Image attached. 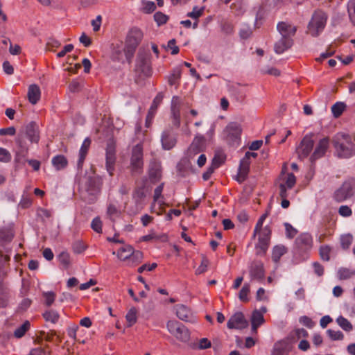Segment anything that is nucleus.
<instances>
[{
	"label": "nucleus",
	"mask_w": 355,
	"mask_h": 355,
	"mask_svg": "<svg viewBox=\"0 0 355 355\" xmlns=\"http://www.w3.org/2000/svg\"><path fill=\"white\" fill-rule=\"evenodd\" d=\"M334 146L340 157L348 158L355 155V144L348 134L337 133L334 138Z\"/></svg>",
	"instance_id": "nucleus-1"
},
{
	"label": "nucleus",
	"mask_w": 355,
	"mask_h": 355,
	"mask_svg": "<svg viewBox=\"0 0 355 355\" xmlns=\"http://www.w3.org/2000/svg\"><path fill=\"white\" fill-rule=\"evenodd\" d=\"M327 15L322 10H316L313 14L307 26V33L312 37H318L324 29Z\"/></svg>",
	"instance_id": "nucleus-2"
},
{
	"label": "nucleus",
	"mask_w": 355,
	"mask_h": 355,
	"mask_svg": "<svg viewBox=\"0 0 355 355\" xmlns=\"http://www.w3.org/2000/svg\"><path fill=\"white\" fill-rule=\"evenodd\" d=\"M143 37L141 31L137 28H133L128 32L125 39V46L124 49L125 57L128 61L132 59L135 51Z\"/></svg>",
	"instance_id": "nucleus-3"
},
{
	"label": "nucleus",
	"mask_w": 355,
	"mask_h": 355,
	"mask_svg": "<svg viewBox=\"0 0 355 355\" xmlns=\"http://www.w3.org/2000/svg\"><path fill=\"white\" fill-rule=\"evenodd\" d=\"M166 327L170 334L182 343H187L189 340L190 332L189 329L179 322L170 320L167 322Z\"/></svg>",
	"instance_id": "nucleus-4"
},
{
	"label": "nucleus",
	"mask_w": 355,
	"mask_h": 355,
	"mask_svg": "<svg viewBox=\"0 0 355 355\" xmlns=\"http://www.w3.org/2000/svg\"><path fill=\"white\" fill-rule=\"evenodd\" d=\"M143 147L137 144L132 148L130 157V169L133 174H140L143 171Z\"/></svg>",
	"instance_id": "nucleus-5"
},
{
	"label": "nucleus",
	"mask_w": 355,
	"mask_h": 355,
	"mask_svg": "<svg viewBox=\"0 0 355 355\" xmlns=\"http://www.w3.org/2000/svg\"><path fill=\"white\" fill-rule=\"evenodd\" d=\"M355 194V178L345 181L342 186L336 191L334 198L338 202H343Z\"/></svg>",
	"instance_id": "nucleus-6"
},
{
	"label": "nucleus",
	"mask_w": 355,
	"mask_h": 355,
	"mask_svg": "<svg viewBox=\"0 0 355 355\" xmlns=\"http://www.w3.org/2000/svg\"><path fill=\"white\" fill-rule=\"evenodd\" d=\"M241 132V125L235 122L230 123L223 131L226 140L230 145L239 144Z\"/></svg>",
	"instance_id": "nucleus-7"
},
{
	"label": "nucleus",
	"mask_w": 355,
	"mask_h": 355,
	"mask_svg": "<svg viewBox=\"0 0 355 355\" xmlns=\"http://www.w3.org/2000/svg\"><path fill=\"white\" fill-rule=\"evenodd\" d=\"M270 230L267 227L258 231V243L256 245L257 254L263 255L268 249L270 240Z\"/></svg>",
	"instance_id": "nucleus-8"
},
{
	"label": "nucleus",
	"mask_w": 355,
	"mask_h": 355,
	"mask_svg": "<svg viewBox=\"0 0 355 355\" xmlns=\"http://www.w3.org/2000/svg\"><path fill=\"white\" fill-rule=\"evenodd\" d=\"M105 158L107 171L110 175H112L116 162V144L113 139L107 141Z\"/></svg>",
	"instance_id": "nucleus-9"
},
{
	"label": "nucleus",
	"mask_w": 355,
	"mask_h": 355,
	"mask_svg": "<svg viewBox=\"0 0 355 355\" xmlns=\"http://www.w3.org/2000/svg\"><path fill=\"white\" fill-rule=\"evenodd\" d=\"M281 182L279 183V196L280 197H288V189H291L296 183L295 176L291 173H282L280 177Z\"/></svg>",
	"instance_id": "nucleus-10"
},
{
	"label": "nucleus",
	"mask_w": 355,
	"mask_h": 355,
	"mask_svg": "<svg viewBox=\"0 0 355 355\" xmlns=\"http://www.w3.org/2000/svg\"><path fill=\"white\" fill-rule=\"evenodd\" d=\"M313 147V140L311 137L306 135L296 148V153L299 159H303L307 157L311 152Z\"/></svg>",
	"instance_id": "nucleus-11"
},
{
	"label": "nucleus",
	"mask_w": 355,
	"mask_h": 355,
	"mask_svg": "<svg viewBox=\"0 0 355 355\" xmlns=\"http://www.w3.org/2000/svg\"><path fill=\"white\" fill-rule=\"evenodd\" d=\"M205 138L203 135H196L187 150L189 158L192 159L205 148Z\"/></svg>",
	"instance_id": "nucleus-12"
},
{
	"label": "nucleus",
	"mask_w": 355,
	"mask_h": 355,
	"mask_svg": "<svg viewBox=\"0 0 355 355\" xmlns=\"http://www.w3.org/2000/svg\"><path fill=\"white\" fill-rule=\"evenodd\" d=\"M161 143L164 150H171L177 144V135L171 129L164 130L161 135Z\"/></svg>",
	"instance_id": "nucleus-13"
},
{
	"label": "nucleus",
	"mask_w": 355,
	"mask_h": 355,
	"mask_svg": "<svg viewBox=\"0 0 355 355\" xmlns=\"http://www.w3.org/2000/svg\"><path fill=\"white\" fill-rule=\"evenodd\" d=\"M248 322L241 312L234 313L228 320L227 326L229 329H243L248 327Z\"/></svg>",
	"instance_id": "nucleus-14"
},
{
	"label": "nucleus",
	"mask_w": 355,
	"mask_h": 355,
	"mask_svg": "<svg viewBox=\"0 0 355 355\" xmlns=\"http://www.w3.org/2000/svg\"><path fill=\"white\" fill-rule=\"evenodd\" d=\"M182 101L179 96H173L171 99V112L173 119V123L177 128L180 125V108Z\"/></svg>",
	"instance_id": "nucleus-15"
},
{
	"label": "nucleus",
	"mask_w": 355,
	"mask_h": 355,
	"mask_svg": "<svg viewBox=\"0 0 355 355\" xmlns=\"http://www.w3.org/2000/svg\"><path fill=\"white\" fill-rule=\"evenodd\" d=\"M136 69L146 76L151 75L150 55L139 54L136 61Z\"/></svg>",
	"instance_id": "nucleus-16"
},
{
	"label": "nucleus",
	"mask_w": 355,
	"mask_h": 355,
	"mask_svg": "<svg viewBox=\"0 0 355 355\" xmlns=\"http://www.w3.org/2000/svg\"><path fill=\"white\" fill-rule=\"evenodd\" d=\"M175 311L177 317L180 320L191 323L196 322V317L187 306L184 304H177L175 306Z\"/></svg>",
	"instance_id": "nucleus-17"
},
{
	"label": "nucleus",
	"mask_w": 355,
	"mask_h": 355,
	"mask_svg": "<svg viewBox=\"0 0 355 355\" xmlns=\"http://www.w3.org/2000/svg\"><path fill=\"white\" fill-rule=\"evenodd\" d=\"M277 30L280 34L281 37L293 39L297 31V28L292 24L280 21L277 25Z\"/></svg>",
	"instance_id": "nucleus-18"
},
{
	"label": "nucleus",
	"mask_w": 355,
	"mask_h": 355,
	"mask_svg": "<svg viewBox=\"0 0 355 355\" xmlns=\"http://www.w3.org/2000/svg\"><path fill=\"white\" fill-rule=\"evenodd\" d=\"M257 154L256 153H251V152H247L245 155V157L241 161L240 167H239V178L237 180L239 182H243L247 175L248 173V165L249 159L252 157H256Z\"/></svg>",
	"instance_id": "nucleus-19"
},
{
	"label": "nucleus",
	"mask_w": 355,
	"mask_h": 355,
	"mask_svg": "<svg viewBox=\"0 0 355 355\" xmlns=\"http://www.w3.org/2000/svg\"><path fill=\"white\" fill-rule=\"evenodd\" d=\"M249 274L251 280L261 281L264 277L263 264L261 262H254L250 267Z\"/></svg>",
	"instance_id": "nucleus-20"
},
{
	"label": "nucleus",
	"mask_w": 355,
	"mask_h": 355,
	"mask_svg": "<svg viewBox=\"0 0 355 355\" xmlns=\"http://www.w3.org/2000/svg\"><path fill=\"white\" fill-rule=\"evenodd\" d=\"M329 146V140L327 138L322 139L320 140L317 146L315 147L312 155L311 156V161L314 162L315 160L322 157L326 153V150Z\"/></svg>",
	"instance_id": "nucleus-21"
},
{
	"label": "nucleus",
	"mask_w": 355,
	"mask_h": 355,
	"mask_svg": "<svg viewBox=\"0 0 355 355\" xmlns=\"http://www.w3.org/2000/svg\"><path fill=\"white\" fill-rule=\"evenodd\" d=\"M295 243L298 248L309 250L312 248L313 238L309 233H302L296 239Z\"/></svg>",
	"instance_id": "nucleus-22"
},
{
	"label": "nucleus",
	"mask_w": 355,
	"mask_h": 355,
	"mask_svg": "<svg viewBox=\"0 0 355 355\" xmlns=\"http://www.w3.org/2000/svg\"><path fill=\"white\" fill-rule=\"evenodd\" d=\"M293 39H288L284 37H281L275 44L274 46V49L275 53L278 54L283 53L287 49L291 48L293 45Z\"/></svg>",
	"instance_id": "nucleus-23"
},
{
	"label": "nucleus",
	"mask_w": 355,
	"mask_h": 355,
	"mask_svg": "<svg viewBox=\"0 0 355 355\" xmlns=\"http://www.w3.org/2000/svg\"><path fill=\"white\" fill-rule=\"evenodd\" d=\"M27 96L28 101L31 104H36L40 100L41 96L40 87L36 84L31 85L28 89Z\"/></svg>",
	"instance_id": "nucleus-24"
},
{
	"label": "nucleus",
	"mask_w": 355,
	"mask_h": 355,
	"mask_svg": "<svg viewBox=\"0 0 355 355\" xmlns=\"http://www.w3.org/2000/svg\"><path fill=\"white\" fill-rule=\"evenodd\" d=\"M264 321L263 313L258 310L254 311L251 317L252 330L256 332L257 328L261 326Z\"/></svg>",
	"instance_id": "nucleus-25"
},
{
	"label": "nucleus",
	"mask_w": 355,
	"mask_h": 355,
	"mask_svg": "<svg viewBox=\"0 0 355 355\" xmlns=\"http://www.w3.org/2000/svg\"><path fill=\"white\" fill-rule=\"evenodd\" d=\"M26 135L28 139L31 142H38L40 139V135L38 130L33 123H31L26 128Z\"/></svg>",
	"instance_id": "nucleus-26"
},
{
	"label": "nucleus",
	"mask_w": 355,
	"mask_h": 355,
	"mask_svg": "<svg viewBox=\"0 0 355 355\" xmlns=\"http://www.w3.org/2000/svg\"><path fill=\"white\" fill-rule=\"evenodd\" d=\"M91 144V140L89 138H85L83 141L81 147L79 150V159L78 162V167H81L84 160L85 159V157L87 154L88 150Z\"/></svg>",
	"instance_id": "nucleus-27"
},
{
	"label": "nucleus",
	"mask_w": 355,
	"mask_h": 355,
	"mask_svg": "<svg viewBox=\"0 0 355 355\" xmlns=\"http://www.w3.org/2000/svg\"><path fill=\"white\" fill-rule=\"evenodd\" d=\"M51 163L55 170L60 171L67 166L68 161L64 155H58L52 158Z\"/></svg>",
	"instance_id": "nucleus-28"
},
{
	"label": "nucleus",
	"mask_w": 355,
	"mask_h": 355,
	"mask_svg": "<svg viewBox=\"0 0 355 355\" xmlns=\"http://www.w3.org/2000/svg\"><path fill=\"white\" fill-rule=\"evenodd\" d=\"M133 248L128 245L121 247L116 253L118 258L121 261H127L132 254Z\"/></svg>",
	"instance_id": "nucleus-29"
},
{
	"label": "nucleus",
	"mask_w": 355,
	"mask_h": 355,
	"mask_svg": "<svg viewBox=\"0 0 355 355\" xmlns=\"http://www.w3.org/2000/svg\"><path fill=\"white\" fill-rule=\"evenodd\" d=\"M149 175L150 178L158 180L161 178V166L159 162H151L149 170Z\"/></svg>",
	"instance_id": "nucleus-30"
},
{
	"label": "nucleus",
	"mask_w": 355,
	"mask_h": 355,
	"mask_svg": "<svg viewBox=\"0 0 355 355\" xmlns=\"http://www.w3.org/2000/svg\"><path fill=\"white\" fill-rule=\"evenodd\" d=\"M143 259V253L139 250H132V254L127 260V264L130 266H134L141 261Z\"/></svg>",
	"instance_id": "nucleus-31"
},
{
	"label": "nucleus",
	"mask_w": 355,
	"mask_h": 355,
	"mask_svg": "<svg viewBox=\"0 0 355 355\" xmlns=\"http://www.w3.org/2000/svg\"><path fill=\"white\" fill-rule=\"evenodd\" d=\"M9 299V291L3 284H0V308L6 307Z\"/></svg>",
	"instance_id": "nucleus-32"
},
{
	"label": "nucleus",
	"mask_w": 355,
	"mask_h": 355,
	"mask_svg": "<svg viewBox=\"0 0 355 355\" xmlns=\"http://www.w3.org/2000/svg\"><path fill=\"white\" fill-rule=\"evenodd\" d=\"M347 105L343 102H336L331 106V112L335 118H338L346 109Z\"/></svg>",
	"instance_id": "nucleus-33"
},
{
	"label": "nucleus",
	"mask_w": 355,
	"mask_h": 355,
	"mask_svg": "<svg viewBox=\"0 0 355 355\" xmlns=\"http://www.w3.org/2000/svg\"><path fill=\"white\" fill-rule=\"evenodd\" d=\"M286 250L283 245L275 246L272 252V259L274 262L277 263L280 258L286 253Z\"/></svg>",
	"instance_id": "nucleus-34"
},
{
	"label": "nucleus",
	"mask_w": 355,
	"mask_h": 355,
	"mask_svg": "<svg viewBox=\"0 0 355 355\" xmlns=\"http://www.w3.org/2000/svg\"><path fill=\"white\" fill-rule=\"evenodd\" d=\"M125 319L128 327H132L137 321V310L135 307H132L128 311Z\"/></svg>",
	"instance_id": "nucleus-35"
},
{
	"label": "nucleus",
	"mask_w": 355,
	"mask_h": 355,
	"mask_svg": "<svg viewBox=\"0 0 355 355\" xmlns=\"http://www.w3.org/2000/svg\"><path fill=\"white\" fill-rule=\"evenodd\" d=\"M43 317L46 321L55 324L58 322L60 315L56 311L48 310L43 313Z\"/></svg>",
	"instance_id": "nucleus-36"
},
{
	"label": "nucleus",
	"mask_w": 355,
	"mask_h": 355,
	"mask_svg": "<svg viewBox=\"0 0 355 355\" xmlns=\"http://www.w3.org/2000/svg\"><path fill=\"white\" fill-rule=\"evenodd\" d=\"M58 259L64 269H67L71 265L70 255L67 252L60 253Z\"/></svg>",
	"instance_id": "nucleus-37"
},
{
	"label": "nucleus",
	"mask_w": 355,
	"mask_h": 355,
	"mask_svg": "<svg viewBox=\"0 0 355 355\" xmlns=\"http://www.w3.org/2000/svg\"><path fill=\"white\" fill-rule=\"evenodd\" d=\"M164 189V183L160 184L159 186H157L155 191H154V196H153V204L155 205V202H158L159 205H163L164 204L162 199V193Z\"/></svg>",
	"instance_id": "nucleus-38"
},
{
	"label": "nucleus",
	"mask_w": 355,
	"mask_h": 355,
	"mask_svg": "<svg viewBox=\"0 0 355 355\" xmlns=\"http://www.w3.org/2000/svg\"><path fill=\"white\" fill-rule=\"evenodd\" d=\"M250 291V285L249 283H245L241 288L239 294V298L241 301L243 302H246L249 301L248 294Z\"/></svg>",
	"instance_id": "nucleus-39"
},
{
	"label": "nucleus",
	"mask_w": 355,
	"mask_h": 355,
	"mask_svg": "<svg viewBox=\"0 0 355 355\" xmlns=\"http://www.w3.org/2000/svg\"><path fill=\"white\" fill-rule=\"evenodd\" d=\"M336 322L344 330L346 331H350L352 330L353 327L351 322L345 318L343 316H339L336 319Z\"/></svg>",
	"instance_id": "nucleus-40"
},
{
	"label": "nucleus",
	"mask_w": 355,
	"mask_h": 355,
	"mask_svg": "<svg viewBox=\"0 0 355 355\" xmlns=\"http://www.w3.org/2000/svg\"><path fill=\"white\" fill-rule=\"evenodd\" d=\"M225 155L222 152H216L212 159L211 165L215 168H218L222 164L225 162Z\"/></svg>",
	"instance_id": "nucleus-41"
},
{
	"label": "nucleus",
	"mask_w": 355,
	"mask_h": 355,
	"mask_svg": "<svg viewBox=\"0 0 355 355\" xmlns=\"http://www.w3.org/2000/svg\"><path fill=\"white\" fill-rule=\"evenodd\" d=\"M141 11L144 13L150 14L154 12L156 9L155 2L151 1H142Z\"/></svg>",
	"instance_id": "nucleus-42"
},
{
	"label": "nucleus",
	"mask_w": 355,
	"mask_h": 355,
	"mask_svg": "<svg viewBox=\"0 0 355 355\" xmlns=\"http://www.w3.org/2000/svg\"><path fill=\"white\" fill-rule=\"evenodd\" d=\"M30 322L28 321L24 322L20 327L17 328L14 332V335L16 338H21L26 331L30 327Z\"/></svg>",
	"instance_id": "nucleus-43"
},
{
	"label": "nucleus",
	"mask_w": 355,
	"mask_h": 355,
	"mask_svg": "<svg viewBox=\"0 0 355 355\" xmlns=\"http://www.w3.org/2000/svg\"><path fill=\"white\" fill-rule=\"evenodd\" d=\"M355 275V271H351L347 268H341L338 271V277L340 279H347Z\"/></svg>",
	"instance_id": "nucleus-44"
},
{
	"label": "nucleus",
	"mask_w": 355,
	"mask_h": 355,
	"mask_svg": "<svg viewBox=\"0 0 355 355\" xmlns=\"http://www.w3.org/2000/svg\"><path fill=\"white\" fill-rule=\"evenodd\" d=\"M32 200L30 197L26 194V192H24V194L21 196V198L18 204V207L21 209H26L31 206Z\"/></svg>",
	"instance_id": "nucleus-45"
},
{
	"label": "nucleus",
	"mask_w": 355,
	"mask_h": 355,
	"mask_svg": "<svg viewBox=\"0 0 355 355\" xmlns=\"http://www.w3.org/2000/svg\"><path fill=\"white\" fill-rule=\"evenodd\" d=\"M352 241L353 236L349 234L343 235L340 237V245L344 250L348 249L349 246L352 245Z\"/></svg>",
	"instance_id": "nucleus-46"
},
{
	"label": "nucleus",
	"mask_w": 355,
	"mask_h": 355,
	"mask_svg": "<svg viewBox=\"0 0 355 355\" xmlns=\"http://www.w3.org/2000/svg\"><path fill=\"white\" fill-rule=\"evenodd\" d=\"M347 11L351 22L355 26V0H350L348 2Z\"/></svg>",
	"instance_id": "nucleus-47"
},
{
	"label": "nucleus",
	"mask_w": 355,
	"mask_h": 355,
	"mask_svg": "<svg viewBox=\"0 0 355 355\" xmlns=\"http://www.w3.org/2000/svg\"><path fill=\"white\" fill-rule=\"evenodd\" d=\"M181 71L179 69H175L173 71L172 73L168 78V82L170 85H174L178 80L180 78Z\"/></svg>",
	"instance_id": "nucleus-48"
},
{
	"label": "nucleus",
	"mask_w": 355,
	"mask_h": 355,
	"mask_svg": "<svg viewBox=\"0 0 355 355\" xmlns=\"http://www.w3.org/2000/svg\"><path fill=\"white\" fill-rule=\"evenodd\" d=\"M12 159L10 153L6 148L0 147V162L8 163Z\"/></svg>",
	"instance_id": "nucleus-49"
},
{
	"label": "nucleus",
	"mask_w": 355,
	"mask_h": 355,
	"mask_svg": "<svg viewBox=\"0 0 355 355\" xmlns=\"http://www.w3.org/2000/svg\"><path fill=\"white\" fill-rule=\"evenodd\" d=\"M154 19L158 26H162L167 22L168 17L162 12H157L154 15Z\"/></svg>",
	"instance_id": "nucleus-50"
},
{
	"label": "nucleus",
	"mask_w": 355,
	"mask_h": 355,
	"mask_svg": "<svg viewBox=\"0 0 355 355\" xmlns=\"http://www.w3.org/2000/svg\"><path fill=\"white\" fill-rule=\"evenodd\" d=\"M205 10V7L198 8V6H194L193 10L187 14V16L191 17L192 19H197L203 14Z\"/></svg>",
	"instance_id": "nucleus-51"
},
{
	"label": "nucleus",
	"mask_w": 355,
	"mask_h": 355,
	"mask_svg": "<svg viewBox=\"0 0 355 355\" xmlns=\"http://www.w3.org/2000/svg\"><path fill=\"white\" fill-rule=\"evenodd\" d=\"M320 256L323 261H328L330 259L331 248L328 245H322L320 248Z\"/></svg>",
	"instance_id": "nucleus-52"
},
{
	"label": "nucleus",
	"mask_w": 355,
	"mask_h": 355,
	"mask_svg": "<svg viewBox=\"0 0 355 355\" xmlns=\"http://www.w3.org/2000/svg\"><path fill=\"white\" fill-rule=\"evenodd\" d=\"M327 334L332 340H340L343 339V334L340 331L328 329Z\"/></svg>",
	"instance_id": "nucleus-53"
},
{
	"label": "nucleus",
	"mask_w": 355,
	"mask_h": 355,
	"mask_svg": "<svg viewBox=\"0 0 355 355\" xmlns=\"http://www.w3.org/2000/svg\"><path fill=\"white\" fill-rule=\"evenodd\" d=\"M91 227L97 233H101L102 232V222L99 217H96L92 220Z\"/></svg>",
	"instance_id": "nucleus-54"
},
{
	"label": "nucleus",
	"mask_w": 355,
	"mask_h": 355,
	"mask_svg": "<svg viewBox=\"0 0 355 355\" xmlns=\"http://www.w3.org/2000/svg\"><path fill=\"white\" fill-rule=\"evenodd\" d=\"M286 236L289 239L295 237L297 233V231L291 224L286 223L284 224Z\"/></svg>",
	"instance_id": "nucleus-55"
},
{
	"label": "nucleus",
	"mask_w": 355,
	"mask_h": 355,
	"mask_svg": "<svg viewBox=\"0 0 355 355\" xmlns=\"http://www.w3.org/2000/svg\"><path fill=\"white\" fill-rule=\"evenodd\" d=\"M208 265H209L208 259L203 257L200 265L196 270V274L200 275V274L204 273L205 271H207Z\"/></svg>",
	"instance_id": "nucleus-56"
},
{
	"label": "nucleus",
	"mask_w": 355,
	"mask_h": 355,
	"mask_svg": "<svg viewBox=\"0 0 355 355\" xmlns=\"http://www.w3.org/2000/svg\"><path fill=\"white\" fill-rule=\"evenodd\" d=\"M252 29L248 26H243L239 31L240 37L242 39L249 38L250 37V35H252Z\"/></svg>",
	"instance_id": "nucleus-57"
},
{
	"label": "nucleus",
	"mask_w": 355,
	"mask_h": 355,
	"mask_svg": "<svg viewBox=\"0 0 355 355\" xmlns=\"http://www.w3.org/2000/svg\"><path fill=\"white\" fill-rule=\"evenodd\" d=\"M167 48L171 51L172 55H176L179 52V47L176 46V41L175 39L170 40L168 42Z\"/></svg>",
	"instance_id": "nucleus-58"
},
{
	"label": "nucleus",
	"mask_w": 355,
	"mask_h": 355,
	"mask_svg": "<svg viewBox=\"0 0 355 355\" xmlns=\"http://www.w3.org/2000/svg\"><path fill=\"white\" fill-rule=\"evenodd\" d=\"M338 213L343 217H349L352 214V209L347 205H342L338 209Z\"/></svg>",
	"instance_id": "nucleus-59"
},
{
	"label": "nucleus",
	"mask_w": 355,
	"mask_h": 355,
	"mask_svg": "<svg viewBox=\"0 0 355 355\" xmlns=\"http://www.w3.org/2000/svg\"><path fill=\"white\" fill-rule=\"evenodd\" d=\"M266 217H267V214H266L262 215L258 220V221L256 224L254 230V235H253L254 236H255L257 235V232H258V231L262 230L263 229L262 227V226H263V222H264L265 219L266 218Z\"/></svg>",
	"instance_id": "nucleus-60"
},
{
	"label": "nucleus",
	"mask_w": 355,
	"mask_h": 355,
	"mask_svg": "<svg viewBox=\"0 0 355 355\" xmlns=\"http://www.w3.org/2000/svg\"><path fill=\"white\" fill-rule=\"evenodd\" d=\"M300 322L308 328H312L314 326L313 320L306 315L300 318Z\"/></svg>",
	"instance_id": "nucleus-61"
},
{
	"label": "nucleus",
	"mask_w": 355,
	"mask_h": 355,
	"mask_svg": "<svg viewBox=\"0 0 355 355\" xmlns=\"http://www.w3.org/2000/svg\"><path fill=\"white\" fill-rule=\"evenodd\" d=\"M314 272L318 277H321L324 274V267L319 262H313L312 263Z\"/></svg>",
	"instance_id": "nucleus-62"
},
{
	"label": "nucleus",
	"mask_w": 355,
	"mask_h": 355,
	"mask_svg": "<svg viewBox=\"0 0 355 355\" xmlns=\"http://www.w3.org/2000/svg\"><path fill=\"white\" fill-rule=\"evenodd\" d=\"M44 297L45 298L46 304L47 306H51L53 303L55 297L53 292L44 293Z\"/></svg>",
	"instance_id": "nucleus-63"
},
{
	"label": "nucleus",
	"mask_w": 355,
	"mask_h": 355,
	"mask_svg": "<svg viewBox=\"0 0 355 355\" xmlns=\"http://www.w3.org/2000/svg\"><path fill=\"white\" fill-rule=\"evenodd\" d=\"M153 239H158L153 230H150L148 234L144 235L139 239L140 241L148 242Z\"/></svg>",
	"instance_id": "nucleus-64"
}]
</instances>
